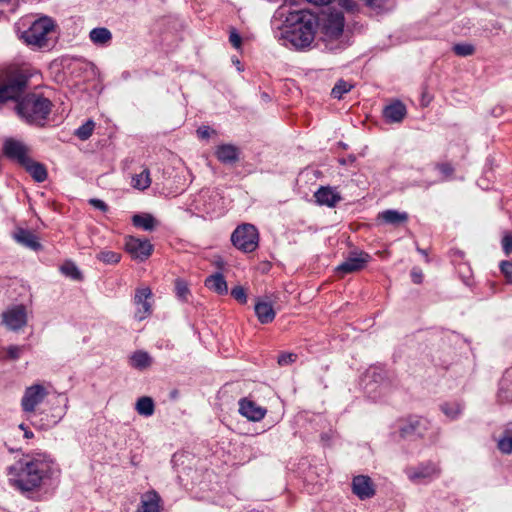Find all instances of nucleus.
<instances>
[{
  "mask_svg": "<svg viewBox=\"0 0 512 512\" xmlns=\"http://www.w3.org/2000/svg\"><path fill=\"white\" fill-rule=\"evenodd\" d=\"M279 15L285 17L277 36L284 46L302 50L312 44L317 28V20L312 13L305 10L286 12L282 9Z\"/></svg>",
  "mask_w": 512,
  "mask_h": 512,
  "instance_id": "1",
  "label": "nucleus"
},
{
  "mask_svg": "<svg viewBox=\"0 0 512 512\" xmlns=\"http://www.w3.org/2000/svg\"><path fill=\"white\" fill-rule=\"evenodd\" d=\"M50 470L51 464L45 460L22 458L8 468L9 481L22 492L33 491L40 487Z\"/></svg>",
  "mask_w": 512,
  "mask_h": 512,
  "instance_id": "2",
  "label": "nucleus"
},
{
  "mask_svg": "<svg viewBox=\"0 0 512 512\" xmlns=\"http://www.w3.org/2000/svg\"><path fill=\"white\" fill-rule=\"evenodd\" d=\"M51 101L39 94H28L15 107L17 114L28 124L43 125L51 111Z\"/></svg>",
  "mask_w": 512,
  "mask_h": 512,
  "instance_id": "3",
  "label": "nucleus"
},
{
  "mask_svg": "<svg viewBox=\"0 0 512 512\" xmlns=\"http://www.w3.org/2000/svg\"><path fill=\"white\" fill-rule=\"evenodd\" d=\"M29 78V75L22 70L12 71L4 83L0 85V103L8 100H18L25 92Z\"/></svg>",
  "mask_w": 512,
  "mask_h": 512,
  "instance_id": "4",
  "label": "nucleus"
},
{
  "mask_svg": "<svg viewBox=\"0 0 512 512\" xmlns=\"http://www.w3.org/2000/svg\"><path fill=\"white\" fill-rule=\"evenodd\" d=\"M54 29V21L48 16H43L35 20L30 27L22 33V39L28 45L42 47L46 45L48 35L52 33Z\"/></svg>",
  "mask_w": 512,
  "mask_h": 512,
  "instance_id": "5",
  "label": "nucleus"
},
{
  "mask_svg": "<svg viewBox=\"0 0 512 512\" xmlns=\"http://www.w3.org/2000/svg\"><path fill=\"white\" fill-rule=\"evenodd\" d=\"M50 387V383L46 382H35L27 386L20 401L22 411L28 415L34 414L49 395Z\"/></svg>",
  "mask_w": 512,
  "mask_h": 512,
  "instance_id": "6",
  "label": "nucleus"
},
{
  "mask_svg": "<svg viewBox=\"0 0 512 512\" xmlns=\"http://www.w3.org/2000/svg\"><path fill=\"white\" fill-rule=\"evenodd\" d=\"M259 234L252 224L238 226L231 235L233 245L244 252H252L258 247Z\"/></svg>",
  "mask_w": 512,
  "mask_h": 512,
  "instance_id": "7",
  "label": "nucleus"
},
{
  "mask_svg": "<svg viewBox=\"0 0 512 512\" xmlns=\"http://www.w3.org/2000/svg\"><path fill=\"white\" fill-rule=\"evenodd\" d=\"M430 428L427 419L411 416L399 425V432L402 438L424 437L425 432Z\"/></svg>",
  "mask_w": 512,
  "mask_h": 512,
  "instance_id": "8",
  "label": "nucleus"
},
{
  "mask_svg": "<svg viewBox=\"0 0 512 512\" xmlns=\"http://www.w3.org/2000/svg\"><path fill=\"white\" fill-rule=\"evenodd\" d=\"M440 468L432 462L420 464L417 467H410L406 469V475L410 481L421 484L427 483L432 479L438 477Z\"/></svg>",
  "mask_w": 512,
  "mask_h": 512,
  "instance_id": "9",
  "label": "nucleus"
},
{
  "mask_svg": "<svg viewBox=\"0 0 512 512\" xmlns=\"http://www.w3.org/2000/svg\"><path fill=\"white\" fill-rule=\"evenodd\" d=\"M3 153L21 166L28 163V159L30 158L29 148L23 142L14 138H6L4 140Z\"/></svg>",
  "mask_w": 512,
  "mask_h": 512,
  "instance_id": "10",
  "label": "nucleus"
},
{
  "mask_svg": "<svg viewBox=\"0 0 512 512\" xmlns=\"http://www.w3.org/2000/svg\"><path fill=\"white\" fill-rule=\"evenodd\" d=\"M125 249L133 259L144 261L151 255L153 246L148 240L129 236L126 238Z\"/></svg>",
  "mask_w": 512,
  "mask_h": 512,
  "instance_id": "11",
  "label": "nucleus"
},
{
  "mask_svg": "<svg viewBox=\"0 0 512 512\" xmlns=\"http://www.w3.org/2000/svg\"><path fill=\"white\" fill-rule=\"evenodd\" d=\"M2 323L12 331L20 330L27 323L26 308L23 305H16L7 309L2 314Z\"/></svg>",
  "mask_w": 512,
  "mask_h": 512,
  "instance_id": "12",
  "label": "nucleus"
},
{
  "mask_svg": "<svg viewBox=\"0 0 512 512\" xmlns=\"http://www.w3.org/2000/svg\"><path fill=\"white\" fill-rule=\"evenodd\" d=\"M352 492L361 500L373 497L375 488L370 477L365 475L355 476L352 480Z\"/></svg>",
  "mask_w": 512,
  "mask_h": 512,
  "instance_id": "13",
  "label": "nucleus"
},
{
  "mask_svg": "<svg viewBox=\"0 0 512 512\" xmlns=\"http://www.w3.org/2000/svg\"><path fill=\"white\" fill-rule=\"evenodd\" d=\"M152 292L149 288H140L136 290L134 303L138 306L135 317L142 321L151 314V304L148 299L151 297Z\"/></svg>",
  "mask_w": 512,
  "mask_h": 512,
  "instance_id": "14",
  "label": "nucleus"
},
{
  "mask_svg": "<svg viewBox=\"0 0 512 512\" xmlns=\"http://www.w3.org/2000/svg\"><path fill=\"white\" fill-rule=\"evenodd\" d=\"M266 409L255 402L243 398L239 401V413L250 421H260L266 415Z\"/></svg>",
  "mask_w": 512,
  "mask_h": 512,
  "instance_id": "15",
  "label": "nucleus"
},
{
  "mask_svg": "<svg viewBox=\"0 0 512 512\" xmlns=\"http://www.w3.org/2000/svg\"><path fill=\"white\" fill-rule=\"evenodd\" d=\"M406 116V105L400 100H392L389 104H386V124L402 123Z\"/></svg>",
  "mask_w": 512,
  "mask_h": 512,
  "instance_id": "16",
  "label": "nucleus"
},
{
  "mask_svg": "<svg viewBox=\"0 0 512 512\" xmlns=\"http://www.w3.org/2000/svg\"><path fill=\"white\" fill-rule=\"evenodd\" d=\"M365 263L366 258L363 254L353 255L346 258L340 265H338L335 271L338 275L344 276L361 270Z\"/></svg>",
  "mask_w": 512,
  "mask_h": 512,
  "instance_id": "17",
  "label": "nucleus"
},
{
  "mask_svg": "<svg viewBox=\"0 0 512 512\" xmlns=\"http://www.w3.org/2000/svg\"><path fill=\"white\" fill-rule=\"evenodd\" d=\"M343 28L344 16L340 12H335L328 15L324 24L326 35L337 38L342 34Z\"/></svg>",
  "mask_w": 512,
  "mask_h": 512,
  "instance_id": "18",
  "label": "nucleus"
},
{
  "mask_svg": "<svg viewBox=\"0 0 512 512\" xmlns=\"http://www.w3.org/2000/svg\"><path fill=\"white\" fill-rule=\"evenodd\" d=\"M255 313L260 323H271L276 315L273 305L267 299H259L255 304Z\"/></svg>",
  "mask_w": 512,
  "mask_h": 512,
  "instance_id": "19",
  "label": "nucleus"
},
{
  "mask_svg": "<svg viewBox=\"0 0 512 512\" xmlns=\"http://www.w3.org/2000/svg\"><path fill=\"white\" fill-rule=\"evenodd\" d=\"M319 205L334 207L340 200V194L331 187H320L314 194Z\"/></svg>",
  "mask_w": 512,
  "mask_h": 512,
  "instance_id": "20",
  "label": "nucleus"
},
{
  "mask_svg": "<svg viewBox=\"0 0 512 512\" xmlns=\"http://www.w3.org/2000/svg\"><path fill=\"white\" fill-rule=\"evenodd\" d=\"M217 159L224 164H234L239 159V149L232 144H221L215 150Z\"/></svg>",
  "mask_w": 512,
  "mask_h": 512,
  "instance_id": "21",
  "label": "nucleus"
},
{
  "mask_svg": "<svg viewBox=\"0 0 512 512\" xmlns=\"http://www.w3.org/2000/svg\"><path fill=\"white\" fill-rule=\"evenodd\" d=\"M13 238L17 243L31 250L38 251L41 249V244L38 241L37 236L29 230L19 228L14 233Z\"/></svg>",
  "mask_w": 512,
  "mask_h": 512,
  "instance_id": "22",
  "label": "nucleus"
},
{
  "mask_svg": "<svg viewBox=\"0 0 512 512\" xmlns=\"http://www.w3.org/2000/svg\"><path fill=\"white\" fill-rule=\"evenodd\" d=\"M160 497L155 491H151L142 496L138 512H160Z\"/></svg>",
  "mask_w": 512,
  "mask_h": 512,
  "instance_id": "23",
  "label": "nucleus"
},
{
  "mask_svg": "<svg viewBox=\"0 0 512 512\" xmlns=\"http://www.w3.org/2000/svg\"><path fill=\"white\" fill-rule=\"evenodd\" d=\"M22 167H24L37 182H43L47 179V170L45 166L34 161L31 157L28 159V163L23 164Z\"/></svg>",
  "mask_w": 512,
  "mask_h": 512,
  "instance_id": "24",
  "label": "nucleus"
},
{
  "mask_svg": "<svg viewBox=\"0 0 512 512\" xmlns=\"http://www.w3.org/2000/svg\"><path fill=\"white\" fill-rule=\"evenodd\" d=\"M205 286L219 295L227 294L228 286L221 273L209 276L205 280Z\"/></svg>",
  "mask_w": 512,
  "mask_h": 512,
  "instance_id": "25",
  "label": "nucleus"
},
{
  "mask_svg": "<svg viewBox=\"0 0 512 512\" xmlns=\"http://www.w3.org/2000/svg\"><path fill=\"white\" fill-rule=\"evenodd\" d=\"M129 363L135 369L144 370L151 366L152 358L147 352L138 350L130 356Z\"/></svg>",
  "mask_w": 512,
  "mask_h": 512,
  "instance_id": "26",
  "label": "nucleus"
},
{
  "mask_svg": "<svg viewBox=\"0 0 512 512\" xmlns=\"http://www.w3.org/2000/svg\"><path fill=\"white\" fill-rule=\"evenodd\" d=\"M132 223L135 227L141 228L145 231L154 230L157 221L156 219L148 213L135 214L132 217Z\"/></svg>",
  "mask_w": 512,
  "mask_h": 512,
  "instance_id": "27",
  "label": "nucleus"
},
{
  "mask_svg": "<svg viewBox=\"0 0 512 512\" xmlns=\"http://www.w3.org/2000/svg\"><path fill=\"white\" fill-rule=\"evenodd\" d=\"M89 38L96 45H105L112 39V34L107 28L98 27L90 31Z\"/></svg>",
  "mask_w": 512,
  "mask_h": 512,
  "instance_id": "28",
  "label": "nucleus"
},
{
  "mask_svg": "<svg viewBox=\"0 0 512 512\" xmlns=\"http://www.w3.org/2000/svg\"><path fill=\"white\" fill-rule=\"evenodd\" d=\"M135 409L139 415L145 417L152 416L155 410L154 401L148 396L140 397L136 402Z\"/></svg>",
  "mask_w": 512,
  "mask_h": 512,
  "instance_id": "29",
  "label": "nucleus"
},
{
  "mask_svg": "<svg viewBox=\"0 0 512 512\" xmlns=\"http://www.w3.org/2000/svg\"><path fill=\"white\" fill-rule=\"evenodd\" d=\"M132 187L138 190H145L151 185L149 169H144L140 174L132 177Z\"/></svg>",
  "mask_w": 512,
  "mask_h": 512,
  "instance_id": "30",
  "label": "nucleus"
},
{
  "mask_svg": "<svg viewBox=\"0 0 512 512\" xmlns=\"http://www.w3.org/2000/svg\"><path fill=\"white\" fill-rule=\"evenodd\" d=\"M408 221V214L397 210H386V225H404Z\"/></svg>",
  "mask_w": 512,
  "mask_h": 512,
  "instance_id": "31",
  "label": "nucleus"
},
{
  "mask_svg": "<svg viewBox=\"0 0 512 512\" xmlns=\"http://www.w3.org/2000/svg\"><path fill=\"white\" fill-rule=\"evenodd\" d=\"M441 411L451 420H455L463 411V405L459 402H446L441 405Z\"/></svg>",
  "mask_w": 512,
  "mask_h": 512,
  "instance_id": "32",
  "label": "nucleus"
},
{
  "mask_svg": "<svg viewBox=\"0 0 512 512\" xmlns=\"http://www.w3.org/2000/svg\"><path fill=\"white\" fill-rule=\"evenodd\" d=\"M353 85L345 80H338L331 90V95L335 99H341L344 94L348 93Z\"/></svg>",
  "mask_w": 512,
  "mask_h": 512,
  "instance_id": "33",
  "label": "nucleus"
},
{
  "mask_svg": "<svg viewBox=\"0 0 512 512\" xmlns=\"http://www.w3.org/2000/svg\"><path fill=\"white\" fill-rule=\"evenodd\" d=\"M96 258L104 264L114 265L120 261L121 254L110 250H103L97 254Z\"/></svg>",
  "mask_w": 512,
  "mask_h": 512,
  "instance_id": "34",
  "label": "nucleus"
},
{
  "mask_svg": "<svg viewBox=\"0 0 512 512\" xmlns=\"http://www.w3.org/2000/svg\"><path fill=\"white\" fill-rule=\"evenodd\" d=\"M498 449L504 454L512 453V431L506 430L498 440Z\"/></svg>",
  "mask_w": 512,
  "mask_h": 512,
  "instance_id": "35",
  "label": "nucleus"
},
{
  "mask_svg": "<svg viewBox=\"0 0 512 512\" xmlns=\"http://www.w3.org/2000/svg\"><path fill=\"white\" fill-rule=\"evenodd\" d=\"M452 51L460 57L471 56L475 53V46L471 43H457L453 45Z\"/></svg>",
  "mask_w": 512,
  "mask_h": 512,
  "instance_id": "36",
  "label": "nucleus"
},
{
  "mask_svg": "<svg viewBox=\"0 0 512 512\" xmlns=\"http://www.w3.org/2000/svg\"><path fill=\"white\" fill-rule=\"evenodd\" d=\"M94 127L95 123L88 120L75 131V135L81 140H87L92 135Z\"/></svg>",
  "mask_w": 512,
  "mask_h": 512,
  "instance_id": "37",
  "label": "nucleus"
},
{
  "mask_svg": "<svg viewBox=\"0 0 512 512\" xmlns=\"http://www.w3.org/2000/svg\"><path fill=\"white\" fill-rule=\"evenodd\" d=\"M175 292L180 300L187 301L188 295L190 294L188 284L182 279H176Z\"/></svg>",
  "mask_w": 512,
  "mask_h": 512,
  "instance_id": "38",
  "label": "nucleus"
},
{
  "mask_svg": "<svg viewBox=\"0 0 512 512\" xmlns=\"http://www.w3.org/2000/svg\"><path fill=\"white\" fill-rule=\"evenodd\" d=\"M61 271L66 276H69L73 279H79L81 277V273L78 268L73 263H65L61 266Z\"/></svg>",
  "mask_w": 512,
  "mask_h": 512,
  "instance_id": "39",
  "label": "nucleus"
},
{
  "mask_svg": "<svg viewBox=\"0 0 512 512\" xmlns=\"http://www.w3.org/2000/svg\"><path fill=\"white\" fill-rule=\"evenodd\" d=\"M25 350V346H19V345H10L7 348H5V351L7 353V358L11 360H18L22 353Z\"/></svg>",
  "mask_w": 512,
  "mask_h": 512,
  "instance_id": "40",
  "label": "nucleus"
},
{
  "mask_svg": "<svg viewBox=\"0 0 512 512\" xmlns=\"http://www.w3.org/2000/svg\"><path fill=\"white\" fill-rule=\"evenodd\" d=\"M231 296L241 304L247 302V294L242 286H236L231 290Z\"/></svg>",
  "mask_w": 512,
  "mask_h": 512,
  "instance_id": "41",
  "label": "nucleus"
},
{
  "mask_svg": "<svg viewBox=\"0 0 512 512\" xmlns=\"http://www.w3.org/2000/svg\"><path fill=\"white\" fill-rule=\"evenodd\" d=\"M297 355L294 353H283L278 357V364L281 366L289 365L295 362Z\"/></svg>",
  "mask_w": 512,
  "mask_h": 512,
  "instance_id": "42",
  "label": "nucleus"
},
{
  "mask_svg": "<svg viewBox=\"0 0 512 512\" xmlns=\"http://www.w3.org/2000/svg\"><path fill=\"white\" fill-rule=\"evenodd\" d=\"M500 269L508 282L512 283V262L502 261L500 264Z\"/></svg>",
  "mask_w": 512,
  "mask_h": 512,
  "instance_id": "43",
  "label": "nucleus"
},
{
  "mask_svg": "<svg viewBox=\"0 0 512 512\" xmlns=\"http://www.w3.org/2000/svg\"><path fill=\"white\" fill-rule=\"evenodd\" d=\"M229 42L231 43V45L236 48V49H240L241 47V44H242V38L241 36L237 33V31L235 29H232L230 31V35H229Z\"/></svg>",
  "mask_w": 512,
  "mask_h": 512,
  "instance_id": "44",
  "label": "nucleus"
},
{
  "mask_svg": "<svg viewBox=\"0 0 512 512\" xmlns=\"http://www.w3.org/2000/svg\"><path fill=\"white\" fill-rule=\"evenodd\" d=\"M216 131L211 129L209 126H201L197 129V135L199 138L207 139L211 134H215Z\"/></svg>",
  "mask_w": 512,
  "mask_h": 512,
  "instance_id": "45",
  "label": "nucleus"
},
{
  "mask_svg": "<svg viewBox=\"0 0 512 512\" xmlns=\"http://www.w3.org/2000/svg\"><path fill=\"white\" fill-rule=\"evenodd\" d=\"M502 248L505 254L509 255L512 253V236L506 235L502 239Z\"/></svg>",
  "mask_w": 512,
  "mask_h": 512,
  "instance_id": "46",
  "label": "nucleus"
},
{
  "mask_svg": "<svg viewBox=\"0 0 512 512\" xmlns=\"http://www.w3.org/2000/svg\"><path fill=\"white\" fill-rule=\"evenodd\" d=\"M437 169L444 174L446 177H449L453 173V167L449 163H441L437 164Z\"/></svg>",
  "mask_w": 512,
  "mask_h": 512,
  "instance_id": "47",
  "label": "nucleus"
},
{
  "mask_svg": "<svg viewBox=\"0 0 512 512\" xmlns=\"http://www.w3.org/2000/svg\"><path fill=\"white\" fill-rule=\"evenodd\" d=\"M89 203L93 207H95V208H97V209H99V210H101L103 212H106L108 210L107 204L104 201L100 200V199L92 198V199L89 200Z\"/></svg>",
  "mask_w": 512,
  "mask_h": 512,
  "instance_id": "48",
  "label": "nucleus"
},
{
  "mask_svg": "<svg viewBox=\"0 0 512 512\" xmlns=\"http://www.w3.org/2000/svg\"><path fill=\"white\" fill-rule=\"evenodd\" d=\"M339 3L349 12H353L357 8V4L354 0H339Z\"/></svg>",
  "mask_w": 512,
  "mask_h": 512,
  "instance_id": "49",
  "label": "nucleus"
},
{
  "mask_svg": "<svg viewBox=\"0 0 512 512\" xmlns=\"http://www.w3.org/2000/svg\"><path fill=\"white\" fill-rule=\"evenodd\" d=\"M58 419H51L49 420L47 423H42V422H37V421H34L32 422L34 426L40 428V429H48V428H51L53 427L54 425H56L58 423Z\"/></svg>",
  "mask_w": 512,
  "mask_h": 512,
  "instance_id": "50",
  "label": "nucleus"
},
{
  "mask_svg": "<svg viewBox=\"0 0 512 512\" xmlns=\"http://www.w3.org/2000/svg\"><path fill=\"white\" fill-rule=\"evenodd\" d=\"M411 278L415 284H420L423 280V273L421 270L413 269L411 271Z\"/></svg>",
  "mask_w": 512,
  "mask_h": 512,
  "instance_id": "51",
  "label": "nucleus"
},
{
  "mask_svg": "<svg viewBox=\"0 0 512 512\" xmlns=\"http://www.w3.org/2000/svg\"><path fill=\"white\" fill-rule=\"evenodd\" d=\"M497 397L500 403H506L511 401L507 396V391L502 388L499 389Z\"/></svg>",
  "mask_w": 512,
  "mask_h": 512,
  "instance_id": "52",
  "label": "nucleus"
},
{
  "mask_svg": "<svg viewBox=\"0 0 512 512\" xmlns=\"http://www.w3.org/2000/svg\"><path fill=\"white\" fill-rule=\"evenodd\" d=\"M19 428H20L21 430H23V431H24V437H25V438L30 439V438H32V437H33V432H32V431H30V430L25 426V424H20V425H19Z\"/></svg>",
  "mask_w": 512,
  "mask_h": 512,
  "instance_id": "53",
  "label": "nucleus"
},
{
  "mask_svg": "<svg viewBox=\"0 0 512 512\" xmlns=\"http://www.w3.org/2000/svg\"><path fill=\"white\" fill-rule=\"evenodd\" d=\"M439 436H440V430L437 428L435 429L434 432H432V434L429 436V441L431 443H436L439 439Z\"/></svg>",
  "mask_w": 512,
  "mask_h": 512,
  "instance_id": "54",
  "label": "nucleus"
},
{
  "mask_svg": "<svg viewBox=\"0 0 512 512\" xmlns=\"http://www.w3.org/2000/svg\"><path fill=\"white\" fill-rule=\"evenodd\" d=\"M365 1H366L367 5H369V6H374V5H376V2H377V0H365Z\"/></svg>",
  "mask_w": 512,
  "mask_h": 512,
  "instance_id": "55",
  "label": "nucleus"
},
{
  "mask_svg": "<svg viewBox=\"0 0 512 512\" xmlns=\"http://www.w3.org/2000/svg\"><path fill=\"white\" fill-rule=\"evenodd\" d=\"M417 251H418L419 253L423 254V255H427V254H426V251H425V250H423V249L417 248Z\"/></svg>",
  "mask_w": 512,
  "mask_h": 512,
  "instance_id": "56",
  "label": "nucleus"
},
{
  "mask_svg": "<svg viewBox=\"0 0 512 512\" xmlns=\"http://www.w3.org/2000/svg\"><path fill=\"white\" fill-rule=\"evenodd\" d=\"M263 97H264V99H267L268 95L266 93H263Z\"/></svg>",
  "mask_w": 512,
  "mask_h": 512,
  "instance_id": "57",
  "label": "nucleus"
},
{
  "mask_svg": "<svg viewBox=\"0 0 512 512\" xmlns=\"http://www.w3.org/2000/svg\"><path fill=\"white\" fill-rule=\"evenodd\" d=\"M217 265H218L219 267H221V266L223 265V263H222V262H218V263H217Z\"/></svg>",
  "mask_w": 512,
  "mask_h": 512,
  "instance_id": "58",
  "label": "nucleus"
},
{
  "mask_svg": "<svg viewBox=\"0 0 512 512\" xmlns=\"http://www.w3.org/2000/svg\"><path fill=\"white\" fill-rule=\"evenodd\" d=\"M382 216L384 217V214H381V213L378 214L379 218L382 217Z\"/></svg>",
  "mask_w": 512,
  "mask_h": 512,
  "instance_id": "59",
  "label": "nucleus"
},
{
  "mask_svg": "<svg viewBox=\"0 0 512 512\" xmlns=\"http://www.w3.org/2000/svg\"><path fill=\"white\" fill-rule=\"evenodd\" d=\"M8 0H0V2H7Z\"/></svg>",
  "mask_w": 512,
  "mask_h": 512,
  "instance_id": "60",
  "label": "nucleus"
}]
</instances>
